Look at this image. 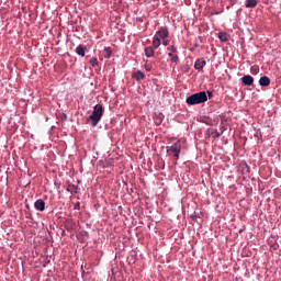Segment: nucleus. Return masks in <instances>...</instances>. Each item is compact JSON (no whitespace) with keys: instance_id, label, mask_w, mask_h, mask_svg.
Returning <instances> with one entry per match:
<instances>
[{"instance_id":"5701e85b","label":"nucleus","mask_w":281,"mask_h":281,"mask_svg":"<svg viewBox=\"0 0 281 281\" xmlns=\"http://www.w3.org/2000/svg\"><path fill=\"white\" fill-rule=\"evenodd\" d=\"M231 3H232V5H234V3H236L235 1H233V0H231Z\"/></svg>"},{"instance_id":"2eb2a0df","label":"nucleus","mask_w":281,"mask_h":281,"mask_svg":"<svg viewBox=\"0 0 281 281\" xmlns=\"http://www.w3.org/2000/svg\"><path fill=\"white\" fill-rule=\"evenodd\" d=\"M103 54L104 58H111L113 52L111 50V48H104Z\"/></svg>"},{"instance_id":"4be33fe9","label":"nucleus","mask_w":281,"mask_h":281,"mask_svg":"<svg viewBox=\"0 0 281 281\" xmlns=\"http://www.w3.org/2000/svg\"><path fill=\"white\" fill-rule=\"evenodd\" d=\"M207 93H209V98H212V92H211V91H207Z\"/></svg>"},{"instance_id":"f3484780","label":"nucleus","mask_w":281,"mask_h":281,"mask_svg":"<svg viewBox=\"0 0 281 281\" xmlns=\"http://www.w3.org/2000/svg\"><path fill=\"white\" fill-rule=\"evenodd\" d=\"M90 65H92L93 67H98V65H99L98 58L92 57V58L90 59Z\"/></svg>"},{"instance_id":"f8f14e48","label":"nucleus","mask_w":281,"mask_h":281,"mask_svg":"<svg viewBox=\"0 0 281 281\" xmlns=\"http://www.w3.org/2000/svg\"><path fill=\"white\" fill-rule=\"evenodd\" d=\"M218 38L220 41H222V43H227V41H229V35H227V33L225 32H221L218 34Z\"/></svg>"},{"instance_id":"aec40b11","label":"nucleus","mask_w":281,"mask_h":281,"mask_svg":"<svg viewBox=\"0 0 281 281\" xmlns=\"http://www.w3.org/2000/svg\"><path fill=\"white\" fill-rule=\"evenodd\" d=\"M162 41V45L165 46V47H168V45H170V41H168V40H161Z\"/></svg>"},{"instance_id":"1a4fd4ad","label":"nucleus","mask_w":281,"mask_h":281,"mask_svg":"<svg viewBox=\"0 0 281 281\" xmlns=\"http://www.w3.org/2000/svg\"><path fill=\"white\" fill-rule=\"evenodd\" d=\"M260 87H269L271 85V79L267 76H263L259 79Z\"/></svg>"},{"instance_id":"4468645a","label":"nucleus","mask_w":281,"mask_h":281,"mask_svg":"<svg viewBox=\"0 0 281 281\" xmlns=\"http://www.w3.org/2000/svg\"><path fill=\"white\" fill-rule=\"evenodd\" d=\"M168 56L171 57V63H175V65H179V56L175 55L172 53H168Z\"/></svg>"},{"instance_id":"ddd939ff","label":"nucleus","mask_w":281,"mask_h":281,"mask_svg":"<svg viewBox=\"0 0 281 281\" xmlns=\"http://www.w3.org/2000/svg\"><path fill=\"white\" fill-rule=\"evenodd\" d=\"M258 5V0H246V8H256Z\"/></svg>"},{"instance_id":"39448f33","label":"nucleus","mask_w":281,"mask_h":281,"mask_svg":"<svg viewBox=\"0 0 281 281\" xmlns=\"http://www.w3.org/2000/svg\"><path fill=\"white\" fill-rule=\"evenodd\" d=\"M240 81L241 85H244L245 87L254 86V77H251V75H245L244 77H241Z\"/></svg>"},{"instance_id":"dca6fc26","label":"nucleus","mask_w":281,"mask_h":281,"mask_svg":"<svg viewBox=\"0 0 281 281\" xmlns=\"http://www.w3.org/2000/svg\"><path fill=\"white\" fill-rule=\"evenodd\" d=\"M259 71H260V68H258V66H252L250 68V72L252 74V76L258 75Z\"/></svg>"},{"instance_id":"9b49d317","label":"nucleus","mask_w":281,"mask_h":281,"mask_svg":"<svg viewBox=\"0 0 281 281\" xmlns=\"http://www.w3.org/2000/svg\"><path fill=\"white\" fill-rule=\"evenodd\" d=\"M86 52H87V48L82 45H78L76 47V54H78V56L85 57Z\"/></svg>"},{"instance_id":"412c9836","label":"nucleus","mask_w":281,"mask_h":281,"mask_svg":"<svg viewBox=\"0 0 281 281\" xmlns=\"http://www.w3.org/2000/svg\"><path fill=\"white\" fill-rule=\"evenodd\" d=\"M75 210H80V202H78L77 204H75Z\"/></svg>"},{"instance_id":"f03ea898","label":"nucleus","mask_w":281,"mask_h":281,"mask_svg":"<svg viewBox=\"0 0 281 281\" xmlns=\"http://www.w3.org/2000/svg\"><path fill=\"white\" fill-rule=\"evenodd\" d=\"M168 36H170V31H168V27L165 26L158 30L153 38L154 49H158V47L161 45V41L168 38Z\"/></svg>"},{"instance_id":"6ab92c4d","label":"nucleus","mask_w":281,"mask_h":281,"mask_svg":"<svg viewBox=\"0 0 281 281\" xmlns=\"http://www.w3.org/2000/svg\"><path fill=\"white\" fill-rule=\"evenodd\" d=\"M145 69H146V71H150L153 69V64L146 63L145 64Z\"/></svg>"},{"instance_id":"6e6552de","label":"nucleus","mask_w":281,"mask_h":281,"mask_svg":"<svg viewBox=\"0 0 281 281\" xmlns=\"http://www.w3.org/2000/svg\"><path fill=\"white\" fill-rule=\"evenodd\" d=\"M132 78H135V80H144V78H146V75L140 70H135L132 74Z\"/></svg>"},{"instance_id":"9d476101","label":"nucleus","mask_w":281,"mask_h":281,"mask_svg":"<svg viewBox=\"0 0 281 281\" xmlns=\"http://www.w3.org/2000/svg\"><path fill=\"white\" fill-rule=\"evenodd\" d=\"M145 56L147 58H153V56H155V48H154V46L153 47L148 46V47L145 48Z\"/></svg>"},{"instance_id":"0eeeda50","label":"nucleus","mask_w":281,"mask_h":281,"mask_svg":"<svg viewBox=\"0 0 281 281\" xmlns=\"http://www.w3.org/2000/svg\"><path fill=\"white\" fill-rule=\"evenodd\" d=\"M205 65H207L205 59L200 58V59L195 60L194 69L201 70V69H203V67H205Z\"/></svg>"},{"instance_id":"20e7f679","label":"nucleus","mask_w":281,"mask_h":281,"mask_svg":"<svg viewBox=\"0 0 281 281\" xmlns=\"http://www.w3.org/2000/svg\"><path fill=\"white\" fill-rule=\"evenodd\" d=\"M167 153L170 157H173L175 161H179V157L181 155V142L177 140L171 146H168Z\"/></svg>"},{"instance_id":"7ed1b4c3","label":"nucleus","mask_w":281,"mask_h":281,"mask_svg":"<svg viewBox=\"0 0 281 281\" xmlns=\"http://www.w3.org/2000/svg\"><path fill=\"white\" fill-rule=\"evenodd\" d=\"M103 113H104V110L102 108V104L94 105L92 114L88 117V120L92 122V126L100 124V120H102Z\"/></svg>"},{"instance_id":"423d86ee","label":"nucleus","mask_w":281,"mask_h":281,"mask_svg":"<svg viewBox=\"0 0 281 281\" xmlns=\"http://www.w3.org/2000/svg\"><path fill=\"white\" fill-rule=\"evenodd\" d=\"M34 207H35V210H37L38 212H45V201H43V199H38V200L34 203Z\"/></svg>"},{"instance_id":"f257e3e1","label":"nucleus","mask_w":281,"mask_h":281,"mask_svg":"<svg viewBox=\"0 0 281 281\" xmlns=\"http://www.w3.org/2000/svg\"><path fill=\"white\" fill-rule=\"evenodd\" d=\"M203 102H207V93L205 91H201L198 93H193L186 99V103L189 106H194L196 104H203Z\"/></svg>"},{"instance_id":"a211bd4d","label":"nucleus","mask_w":281,"mask_h":281,"mask_svg":"<svg viewBox=\"0 0 281 281\" xmlns=\"http://www.w3.org/2000/svg\"><path fill=\"white\" fill-rule=\"evenodd\" d=\"M167 49H168L169 54H177V48L175 45L168 47Z\"/></svg>"}]
</instances>
